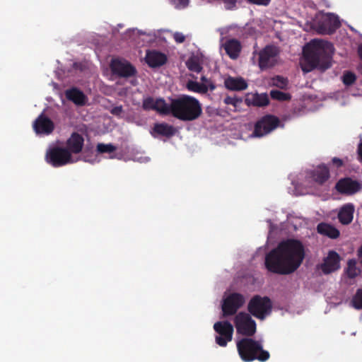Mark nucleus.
Wrapping results in <instances>:
<instances>
[{"label":"nucleus","mask_w":362,"mask_h":362,"mask_svg":"<svg viewBox=\"0 0 362 362\" xmlns=\"http://www.w3.org/2000/svg\"><path fill=\"white\" fill-rule=\"evenodd\" d=\"M305 257L302 243L295 239H288L279 243L265 257L266 269L274 274L287 275L296 271Z\"/></svg>","instance_id":"f257e3e1"},{"label":"nucleus","mask_w":362,"mask_h":362,"mask_svg":"<svg viewBox=\"0 0 362 362\" xmlns=\"http://www.w3.org/2000/svg\"><path fill=\"white\" fill-rule=\"evenodd\" d=\"M333 45L332 43L324 40H313L310 44L309 50L304 51L305 64L302 70L310 72L315 69L325 71L331 65Z\"/></svg>","instance_id":"f03ea898"},{"label":"nucleus","mask_w":362,"mask_h":362,"mask_svg":"<svg viewBox=\"0 0 362 362\" xmlns=\"http://www.w3.org/2000/svg\"><path fill=\"white\" fill-rule=\"evenodd\" d=\"M202 114V107L199 101L194 97L182 95L171 100L168 106L167 115L183 122L197 119Z\"/></svg>","instance_id":"7ed1b4c3"},{"label":"nucleus","mask_w":362,"mask_h":362,"mask_svg":"<svg viewBox=\"0 0 362 362\" xmlns=\"http://www.w3.org/2000/svg\"><path fill=\"white\" fill-rule=\"evenodd\" d=\"M237 349L240 358L245 362L257 360L265 362L270 358L268 351L263 349L261 341L251 337L243 338L237 342Z\"/></svg>","instance_id":"20e7f679"},{"label":"nucleus","mask_w":362,"mask_h":362,"mask_svg":"<svg viewBox=\"0 0 362 362\" xmlns=\"http://www.w3.org/2000/svg\"><path fill=\"white\" fill-rule=\"evenodd\" d=\"M247 310L255 317L264 320L272 311V302L267 296H254L247 304Z\"/></svg>","instance_id":"39448f33"},{"label":"nucleus","mask_w":362,"mask_h":362,"mask_svg":"<svg viewBox=\"0 0 362 362\" xmlns=\"http://www.w3.org/2000/svg\"><path fill=\"white\" fill-rule=\"evenodd\" d=\"M234 324L238 334L252 337L256 332L257 325L249 313L240 312L234 318Z\"/></svg>","instance_id":"423d86ee"},{"label":"nucleus","mask_w":362,"mask_h":362,"mask_svg":"<svg viewBox=\"0 0 362 362\" xmlns=\"http://www.w3.org/2000/svg\"><path fill=\"white\" fill-rule=\"evenodd\" d=\"M46 161L53 167L57 168L72 163L70 151L64 147L54 146L47 151Z\"/></svg>","instance_id":"0eeeda50"},{"label":"nucleus","mask_w":362,"mask_h":362,"mask_svg":"<svg viewBox=\"0 0 362 362\" xmlns=\"http://www.w3.org/2000/svg\"><path fill=\"white\" fill-rule=\"evenodd\" d=\"M280 124L279 119L272 115H266L257 120L254 127L252 136L262 137L273 130H274Z\"/></svg>","instance_id":"6e6552de"},{"label":"nucleus","mask_w":362,"mask_h":362,"mask_svg":"<svg viewBox=\"0 0 362 362\" xmlns=\"http://www.w3.org/2000/svg\"><path fill=\"white\" fill-rule=\"evenodd\" d=\"M110 69L113 75L120 78H129L136 74V68L128 61L113 59L110 62Z\"/></svg>","instance_id":"1a4fd4ad"},{"label":"nucleus","mask_w":362,"mask_h":362,"mask_svg":"<svg viewBox=\"0 0 362 362\" xmlns=\"http://www.w3.org/2000/svg\"><path fill=\"white\" fill-rule=\"evenodd\" d=\"M341 26L337 16L328 13L319 20L316 24L317 32L322 35L333 34Z\"/></svg>","instance_id":"9d476101"},{"label":"nucleus","mask_w":362,"mask_h":362,"mask_svg":"<svg viewBox=\"0 0 362 362\" xmlns=\"http://www.w3.org/2000/svg\"><path fill=\"white\" fill-rule=\"evenodd\" d=\"M214 329L218 334L216 337V342L220 346H226L233 338V327L228 321H220L214 325Z\"/></svg>","instance_id":"9b49d317"},{"label":"nucleus","mask_w":362,"mask_h":362,"mask_svg":"<svg viewBox=\"0 0 362 362\" xmlns=\"http://www.w3.org/2000/svg\"><path fill=\"white\" fill-rule=\"evenodd\" d=\"M245 303L244 296L238 293L230 294L223 300L222 312L223 317L233 315Z\"/></svg>","instance_id":"f8f14e48"},{"label":"nucleus","mask_w":362,"mask_h":362,"mask_svg":"<svg viewBox=\"0 0 362 362\" xmlns=\"http://www.w3.org/2000/svg\"><path fill=\"white\" fill-rule=\"evenodd\" d=\"M278 49L273 45H267L259 53V66L263 70L274 66Z\"/></svg>","instance_id":"ddd939ff"},{"label":"nucleus","mask_w":362,"mask_h":362,"mask_svg":"<svg viewBox=\"0 0 362 362\" xmlns=\"http://www.w3.org/2000/svg\"><path fill=\"white\" fill-rule=\"evenodd\" d=\"M168 104L163 98L154 99L148 96L143 100L142 108L146 111L155 110L159 114L167 115Z\"/></svg>","instance_id":"4468645a"},{"label":"nucleus","mask_w":362,"mask_h":362,"mask_svg":"<svg viewBox=\"0 0 362 362\" xmlns=\"http://www.w3.org/2000/svg\"><path fill=\"white\" fill-rule=\"evenodd\" d=\"M340 257L339 254L331 250L327 256L324 259V262L320 265V269L325 274H329L338 270L340 268Z\"/></svg>","instance_id":"2eb2a0df"},{"label":"nucleus","mask_w":362,"mask_h":362,"mask_svg":"<svg viewBox=\"0 0 362 362\" xmlns=\"http://www.w3.org/2000/svg\"><path fill=\"white\" fill-rule=\"evenodd\" d=\"M335 188L341 194H352L359 191L361 186L357 181L346 177L339 180Z\"/></svg>","instance_id":"dca6fc26"},{"label":"nucleus","mask_w":362,"mask_h":362,"mask_svg":"<svg viewBox=\"0 0 362 362\" xmlns=\"http://www.w3.org/2000/svg\"><path fill=\"white\" fill-rule=\"evenodd\" d=\"M54 128L53 122L43 114H41L33 123V129L37 134H49Z\"/></svg>","instance_id":"f3484780"},{"label":"nucleus","mask_w":362,"mask_h":362,"mask_svg":"<svg viewBox=\"0 0 362 362\" xmlns=\"http://www.w3.org/2000/svg\"><path fill=\"white\" fill-rule=\"evenodd\" d=\"M84 145L83 137L77 132H73L70 137L66 140V146L70 154H78L82 151Z\"/></svg>","instance_id":"a211bd4d"},{"label":"nucleus","mask_w":362,"mask_h":362,"mask_svg":"<svg viewBox=\"0 0 362 362\" xmlns=\"http://www.w3.org/2000/svg\"><path fill=\"white\" fill-rule=\"evenodd\" d=\"M310 177L318 185H323L330 177L329 170L325 164L319 165L310 173Z\"/></svg>","instance_id":"6ab92c4d"},{"label":"nucleus","mask_w":362,"mask_h":362,"mask_svg":"<svg viewBox=\"0 0 362 362\" xmlns=\"http://www.w3.org/2000/svg\"><path fill=\"white\" fill-rule=\"evenodd\" d=\"M145 59L146 64L151 68L160 67L167 62L166 55L157 51L147 52Z\"/></svg>","instance_id":"aec40b11"},{"label":"nucleus","mask_w":362,"mask_h":362,"mask_svg":"<svg viewBox=\"0 0 362 362\" xmlns=\"http://www.w3.org/2000/svg\"><path fill=\"white\" fill-rule=\"evenodd\" d=\"M176 129L170 124L165 122L156 123L153 128V132L151 133L153 136L157 135L163 136L170 138L176 134Z\"/></svg>","instance_id":"412c9836"},{"label":"nucleus","mask_w":362,"mask_h":362,"mask_svg":"<svg viewBox=\"0 0 362 362\" xmlns=\"http://www.w3.org/2000/svg\"><path fill=\"white\" fill-rule=\"evenodd\" d=\"M226 54L232 59H237L241 52L242 46L239 40L230 39L223 45Z\"/></svg>","instance_id":"4be33fe9"},{"label":"nucleus","mask_w":362,"mask_h":362,"mask_svg":"<svg viewBox=\"0 0 362 362\" xmlns=\"http://www.w3.org/2000/svg\"><path fill=\"white\" fill-rule=\"evenodd\" d=\"M65 96L67 100L73 102L77 105H84L86 101L85 94L77 88H71L65 91Z\"/></svg>","instance_id":"5701e85b"},{"label":"nucleus","mask_w":362,"mask_h":362,"mask_svg":"<svg viewBox=\"0 0 362 362\" xmlns=\"http://www.w3.org/2000/svg\"><path fill=\"white\" fill-rule=\"evenodd\" d=\"M354 207L351 204L344 205L338 213V218L341 223L344 225L349 224L354 217Z\"/></svg>","instance_id":"b1692460"},{"label":"nucleus","mask_w":362,"mask_h":362,"mask_svg":"<svg viewBox=\"0 0 362 362\" xmlns=\"http://www.w3.org/2000/svg\"><path fill=\"white\" fill-rule=\"evenodd\" d=\"M225 86L230 90H243L247 88V83L243 78H234L228 76L225 79Z\"/></svg>","instance_id":"393cba45"},{"label":"nucleus","mask_w":362,"mask_h":362,"mask_svg":"<svg viewBox=\"0 0 362 362\" xmlns=\"http://www.w3.org/2000/svg\"><path fill=\"white\" fill-rule=\"evenodd\" d=\"M187 88L194 93L206 94L209 90H214L216 88V86L213 83L206 85L194 81H189L187 83Z\"/></svg>","instance_id":"a878e982"},{"label":"nucleus","mask_w":362,"mask_h":362,"mask_svg":"<svg viewBox=\"0 0 362 362\" xmlns=\"http://www.w3.org/2000/svg\"><path fill=\"white\" fill-rule=\"evenodd\" d=\"M317 230L320 234L332 239L337 238L340 235L339 230L337 228L325 223H319Z\"/></svg>","instance_id":"bb28decb"},{"label":"nucleus","mask_w":362,"mask_h":362,"mask_svg":"<svg viewBox=\"0 0 362 362\" xmlns=\"http://www.w3.org/2000/svg\"><path fill=\"white\" fill-rule=\"evenodd\" d=\"M248 105L256 107H264L269 104V100L267 94H253L246 99Z\"/></svg>","instance_id":"cd10ccee"},{"label":"nucleus","mask_w":362,"mask_h":362,"mask_svg":"<svg viewBox=\"0 0 362 362\" xmlns=\"http://www.w3.org/2000/svg\"><path fill=\"white\" fill-rule=\"evenodd\" d=\"M346 273L350 279L356 278L361 273L360 269L356 267L355 259H351L348 261Z\"/></svg>","instance_id":"c85d7f7f"},{"label":"nucleus","mask_w":362,"mask_h":362,"mask_svg":"<svg viewBox=\"0 0 362 362\" xmlns=\"http://www.w3.org/2000/svg\"><path fill=\"white\" fill-rule=\"evenodd\" d=\"M271 84L280 89H287L288 85V80L281 76H276L271 79Z\"/></svg>","instance_id":"c756f323"},{"label":"nucleus","mask_w":362,"mask_h":362,"mask_svg":"<svg viewBox=\"0 0 362 362\" xmlns=\"http://www.w3.org/2000/svg\"><path fill=\"white\" fill-rule=\"evenodd\" d=\"M187 69L193 72L199 73L203 69L198 59L191 57L186 62Z\"/></svg>","instance_id":"7c9ffc66"},{"label":"nucleus","mask_w":362,"mask_h":362,"mask_svg":"<svg viewBox=\"0 0 362 362\" xmlns=\"http://www.w3.org/2000/svg\"><path fill=\"white\" fill-rule=\"evenodd\" d=\"M270 96L272 99L279 101H287L291 98L289 93H286L278 90H272L270 91Z\"/></svg>","instance_id":"2f4dec72"},{"label":"nucleus","mask_w":362,"mask_h":362,"mask_svg":"<svg viewBox=\"0 0 362 362\" xmlns=\"http://www.w3.org/2000/svg\"><path fill=\"white\" fill-rule=\"evenodd\" d=\"M352 305L357 310L362 309V288L356 291L351 300Z\"/></svg>","instance_id":"473e14b6"},{"label":"nucleus","mask_w":362,"mask_h":362,"mask_svg":"<svg viewBox=\"0 0 362 362\" xmlns=\"http://www.w3.org/2000/svg\"><path fill=\"white\" fill-rule=\"evenodd\" d=\"M117 150V147L112 144H98L97 145V151L100 153H112Z\"/></svg>","instance_id":"72a5a7b5"},{"label":"nucleus","mask_w":362,"mask_h":362,"mask_svg":"<svg viewBox=\"0 0 362 362\" xmlns=\"http://www.w3.org/2000/svg\"><path fill=\"white\" fill-rule=\"evenodd\" d=\"M356 80V75L351 72V71H346L343 75V83L346 86H351L352 85Z\"/></svg>","instance_id":"f704fd0d"},{"label":"nucleus","mask_w":362,"mask_h":362,"mask_svg":"<svg viewBox=\"0 0 362 362\" xmlns=\"http://www.w3.org/2000/svg\"><path fill=\"white\" fill-rule=\"evenodd\" d=\"M224 103L226 105H232L236 107L242 103V99L235 97L227 96L224 99Z\"/></svg>","instance_id":"c9c22d12"},{"label":"nucleus","mask_w":362,"mask_h":362,"mask_svg":"<svg viewBox=\"0 0 362 362\" xmlns=\"http://www.w3.org/2000/svg\"><path fill=\"white\" fill-rule=\"evenodd\" d=\"M173 39L177 43H182L185 41V36L179 32H176L173 34Z\"/></svg>","instance_id":"e433bc0d"},{"label":"nucleus","mask_w":362,"mask_h":362,"mask_svg":"<svg viewBox=\"0 0 362 362\" xmlns=\"http://www.w3.org/2000/svg\"><path fill=\"white\" fill-rule=\"evenodd\" d=\"M225 7L228 10H231L235 7L237 0H223Z\"/></svg>","instance_id":"4c0bfd02"},{"label":"nucleus","mask_w":362,"mask_h":362,"mask_svg":"<svg viewBox=\"0 0 362 362\" xmlns=\"http://www.w3.org/2000/svg\"><path fill=\"white\" fill-rule=\"evenodd\" d=\"M247 2L255 4V5H261V6H267L269 4L271 0H247Z\"/></svg>","instance_id":"58836bf2"},{"label":"nucleus","mask_w":362,"mask_h":362,"mask_svg":"<svg viewBox=\"0 0 362 362\" xmlns=\"http://www.w3.org/2000/svg\"><path fill=\"white\" fill-rule=\"evenodd\" d=\"M123 112V109H122V106L120 105V106H116L115 107H113L110 112L114 115H117V116H119L121 115V113Z\"/></svg>","instance_id":"ea45409f"},{"label":"nucleus","mask_w":362,"mask_h":362,"mask_svg":"<svg viewBox=\"0 0 362 362\" xmlns=\"http://www.w3.org/2000/svg\"><path fill=\"white\" fill-rule=\"evenodd\" d=\"M332 161L333 165H335L337 168H340L344 165L343 160L337 157L333 158Z\"/></svg>","instance_id":"a19ab883"},{"label":"nucleus","mask_w":362,"mask_h":362,"mask_svg":"<svg viewBox=\"0 0 362 362\" xmlns=\"http://www.w3.org/2000/svg\"><path fill=\"white\" fill-rule=\"evenodd\" d=\"M357 152L358 155V160L362 163V142L358 144Z\"/></svg>","instance_id":"79ce46f5"},{"label":"nucleus","mask_w":362,"mask_h":362,"mask_svg":"<svg viewBox=\"0 0 362 362\" xmlns=\"http://www.w3.org/2000/svg\"><path fill=\"white\" fill-rule=\"evenodd\" d=\"M176 1V3L182 6V7H185L188 5V2H189V0H175Z\"/></svg>","instance_id":"37998d69"},{"label":"nucleus","mask_w":362,"mask_h":362,"mask_svg":"<svg viewBox=\"0 0 362 362\" xmlns=\"http://www.w3.org/2000/svg\"><path fill=\"white\" fill-rule=\"evenodd\" d=\"M358 257L359 262L362 265V245L359 247V249L358 250Z\"/></svg>","instance_id":"c03bdc74"},{"label":"nucleus","mask_w":362,"mask_h":362,"mask_svg":"<svg viewBox=\"0 0 362 362\" xmlns=\"http://www.w3.org/2000/svg\"><path fill=\"white\" fill-rule=\"evenodd\" d=\"M201 81L203 82V83L206 85H209L210 83H211L205 76H202Z\"/></svg>","instance_id":"a18cd8bd"},{"label":"nucleus","mask_w":362,"mask_h":362,"mask_svg":"<svg viewBox=\"0 0 362 362\" xmlns=\"http://www.w3.org/2000/svg\"><path fill=\"white\" fill-rule=\"evenodd\" d=\"M84 160H85V161L90 162V163H93V161H90L89 160H87V159H86V158L84 159Z\"/></svg>","instance_id":"49530a36"}]
</instances>
